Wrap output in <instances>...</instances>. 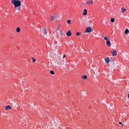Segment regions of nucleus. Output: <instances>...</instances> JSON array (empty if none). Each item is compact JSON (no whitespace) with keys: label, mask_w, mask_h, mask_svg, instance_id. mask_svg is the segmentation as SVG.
<instances>
[{"label":"nucleus","mask_w":129,"mask_h":129,"mask_svg":"<svg viewBox=\"0 0 129 129\" xmlns=\"http://www.w3.org/2000/svg\"><path fill=\"white\" fill-rule=\"evenodd\" d=\"M11 4L13 5L16 11H21L22 2L20 0H11Z\"/></svg>","instance_id":"f257e3e1"},{"label":"nucleus","mask_w":129,"mask_h":129,"mask_svg":"<svg viewBox=\"0 0 129 129\" xmlns=\"http://www.w3.org/2000/svg\"><path fill=\"white\" fill-rule=\"evenodd\" d=\"M103 39L106 41V45L108 46V47H110V46H111V43H110L109 38L108 36H106L103 37Z\"/></svg>","instance_id":"f03ea898"},{"label":"nucleus","mask_w":129,"mask_h":129,"mask_svg":"<svg viewBox=\"0 0 129 129\" xmlns=\"http://www.w3.org/2000/svg\"><path fill=\"white\" fill-rule=\"evenodd\" d=\"M86 33H91V32H92V29L91 28V27H89L86 28Z\"/></svg>","instance_id":"7ed1b4c3"},{"label":"nucleus","mask_w":129,"mask_h":129,"mask_svg":"<svg viewBox=\"0 0 129 129\" xmlns=\"http://www.w3.org/2000/svg\"><path fill=\"white\" fill-rule=\"evenodd\" d=\"M56 15L55 14V13H54L53 14V16H51V18H50V20L51 21H55V19H56Z\"/></svg>","instance_id":"20e7f679"},{"label":"nucleus","mask_w":129,"mask_h":129,"mask_svg":"<svg viewBox=\"0 0 129 129\" xmlns=\"http://www.w3.org/2000/svg\"><path fill=\"white\" fill-rule=\"evenodd\" d=\"M10 109H12V107H11V106H10L9 105L6 106L5 110H9Z\"/></svg>","instance_id":"39448f33"},{"label":"nucleus","mask_w":129,"mask_h":129,"mask_svg":"<svg viewBox=\"0 0 129 129\" xmlns=\"http://www.w3.org/2000/svg\"><path fill=\"white\" fill-rule=\"evenodd\" d=\"M111 54L112 56H116V55H117V52H116V50H114L111 52Z\"/></svg>","instance_id":"423d86ee"},{"label":"nucleus","mask_w":129,"mask_h":129,"mask_svg":"<svg viewBox=\"0 0 129 129\" xmlns=\"http://www.w3.org/2000/svg\"><path fill=\"white\" fill-rule=\"evenodd\" d=\"M72 35V33L71 32V31L69 30L67 33V36L68 37H71V36Z\"/></svg>","instance_id":"0eeeda50"},{"label":"nucleus","mask_w":129,"mask_h":129,"mask_svg":"<svg viewBox=\"0 0 129 129\" xmlns=\"http://www.w3.org/2000/svg\"><path fill=\"white\" fill-rule=\"evenodd\" d=\"M87 4L88 5H93V0L87 1Z\"/></svg>","instance_id":"6e6552de"},{"label":"nucleus","mask_w":129,"mask_h":129,"mask_svg":"<svg viewBox=\"0 0 129 129\" xmlns=\"http://www.w3.org/2000/svg\"><path fill=\"white\" fill-rule=\"evenodd\" d=\"M126 12V9L125 8H121V12L122 14H123V13H125Z\"/></svg>","instance_id":"1a4fd4ad"},{"label":"nucleus","mask_w":129,"mask_h":129,"mask_svg":"<svg viewBox=\"0 0 129 129\" xmlns=\"http://www.w3.org/2000/svg\"><path fill=\"white\" fill-rule=\"evenodd\" d=\"M83 15V16H86V15H87V10L86 9L84 10Z\"/></svg>","instance_id":"9d476101"},{"label":"nucleus","mask_w":129,"mask_h":129,"mask_svg":"<svg viewBox=\"0 0 129 129\" xmlns=\"http://www.w3.org/2000/svg\"><path fill=\"white\" fill-rule=\"evenodd\" d=\"M105 61L106 62V63H109V57H106V58H105Z\"/></svg>","instance_id":"9b49d317"},{"label":"nucleus","mask_w":129,"mask_h":129,"mask_svg":"<svg viewBox=\"0 0 129 129\" xmlns=\"http://www.w3.org/2000/svg\"><path fill=\"white\" fill-rule=\"evenodd\" d=\"M16 31L17 33H20V32H21V28L20 27H17L16 29Z\"/></svg>","instance_id":"f8f14e48"},{"label":"nucleus","mask_w":129,"mask_h":129,"mask_svg":"<svg viewBox=\"0 0 129 129\" xmlns=\"http://www.w3.org/2000/svg\"><path fill=\"white\" fill-rule=\"evenodd\" d=\"M128 33H129L128 29H126V30L124 31L125 35H126V34H128Z\"/></svg>","instance_id":"ddd939ff"},{"label":"nucleus","mask_w":129,"mask_h":129,"mask_svg":"<svg viewBox=\"0 0 129 129\" xmlns=\"http://www.w3.org/2000/svg\"><path fill=\"white\" fill-rule=\"evenodd\" d=\"M82 78H83V79H87V76L85 75L82 77Z\"/></svg>","instance_id":"4468645a"},{"label":"nucleus","mask_w":129,"mask_h":129,"mask_svg":"<svg viewBox=\"0 0 129 129\" xmlns=\"http://www.w3.org/2000/svg\"><path fill=\"white\" fill-rule=\"evenodd\" d=\"M50 74H51V75H54V74H55V73L53 71H50Z\"/></svg>","instance_id":"2eb2a0df"},{"label":"nucleus","mask_w":129,"mask_h":129,"mask_svg":"<svg viewBox=\"0 0 129 129\" xmlns=\"http://www.w3.org/2000/svg\"><path fill=\"white\" fill-rule=\"evenodd\" d=\"M110 22L111 23H114V18H111Z\"/></svg>","instance_id":"dca6fc26"},{"label":"nucleus","mask_w":129,"mask_h":129,"mask_svg":"<svg viewBox=\"0 0 129 129\" xmlns=\"http://www.w3.org/2000/svg\"><path fill=\"white\" fill-rule=\"evenodd\" d=\"M81 35V32H77L76 36H80Z\"/></svg>","instance_id":"f3484780"},{"label":"nucleus","mask_w":129,"mask_h":129,"mask_svg":"<svg viewBox=\"0 0 129 129\" xmlns=\"http://www.w3.org/2000/svg\"><path fill=\"white\" fill-rule=\"evenodd\" d=\"M59 34L60 36H63V31H60Z\"/></svg>","instance_id":"a211bd4d"},{"label":"nucleus","mask_w":129,"mask_h":129,"mask_svg":"<svg viewBox=\"0 0 129 129\" xmlns=\"http://www.w3.org/2000/svg\"><path fill=\"white\" fill-rule=\"evenodd\" d=\"M67 23L68 24H71V20H68V21H67Z\"/></svg>","instance_id":"6ab92c4d"},{"label":"nucleus","mask_w":129,"mask_h":129,"mask_svg":"<svg viewBox=\"0 0 129 129\" xmlns=\"http://www.w3.org/2000/svg\"><path fill=\"white\" fill-rule=\"evenodd\" d=\"M32 60L33 62H36V59L34 58V57H32Z\"/></svg>","instance_id":"aec40b11"},{"label":"nucleus","mask_w":129,"mask_h":129,"mask_svg":"<svg viewBox=\"0 0 129 129\" xmlns=\"http://www.w3.org/2000/svg\"><path fill=\"white\" fill-rule=\"evenodd\" d=\"M44 34H45V35H46V34H47V30H46V29L44 30Z\"/></svg>","instance_id":"412c9836"},{"label":"nucleus","mask_w":129,"mask_h":129,"mask_svg":"<svg viewBox=\"0 0 129 129\" xmlns=\"http://www.w3.org/2000/svg\"><path fill=\"white\" fill-rule=\"evenodd\" d=\"M119 124H121L122 126H123V124H122V122H119Z\"/></svg>","instance_id":"4be33fe9"},{"label":"nucleus","mask_w":129,"mask_h":129,"mask_svg":"<svg viewBox=\"0 0 129 129\" xmlns=\"http://www.w3.org/2000/svg\"><path fill=\"white\" fill-rule=\"evenodd\" d=\"M65 57H66V55H63V58H65Z\"/></svg>","instance_id":"5701e85b"}]
</instances>
